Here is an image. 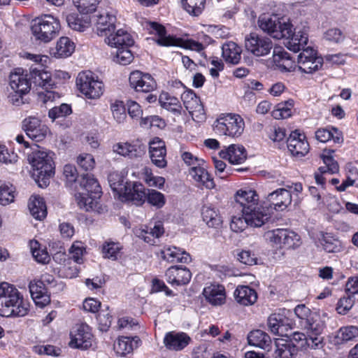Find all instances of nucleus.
I'll use <instances>...</instances> for the list:
<instances>
[{
	"mask_svg": "<svg viewBox=\"0 0 358 358\" xmlns=\"http://www.w3.org/2000/svg\"><path fill=\"white\" fill-rule=\"evenodd\" d=\"M29 310V303L13 285L0 283V315L23 317Z\"/></svg>",
	"mask_w": 358,
	"mask_h": 358,
	"instance_id": "1",
	"label": "nucleus"
},
{
	"mask_svg": "<svg viewBox=\"0 0 358 358\" xmlns=\"http://www.w3.org/2000/svg\"><path fill=\"white\" fill-rule=\"evenodd\" d=\"M206 0H181L184 10L192 16L200 15L204 8Z\"/></svg>",
	"mask_w": 358,
	"mask_h": 358,
	"instance_id": "49",
	"label": "nucleus"
},
{
	"mask_svg": "<svg viewBox=\"0 0 358 358\" xmlns=\"http://www.w3.org/2000/svg\"><path fill=\"white\" fill-rule=\"evenodd\" d=\"M150 33L156 34L158 36L157 42L162 46H173L177 45V40L171 36L166 35V29L164 26L157 22H150L149 27Z\"/></svg>",
	"mask_w": 358,
	"mask_h": 358,
	"instance_id": "37",
	"label": "nucleus"
},
{
	"mask_svg": "<svg viewBox=\"0 0 358 358\" xmlns=\"http://www.w3.org/2000/svg\"><path fill=\"white\" fill-rule=\"evenodd\" d=\"M189 174L195 182L199 184V185L204 186L206 188L209 189H211L215 187L213 178L203 165L192 166L189 169Z\"/></svg>",
	"mask_w": 358,
	"mask_h": 358,
	"instance_id": "32",
	"label": "nucleus"
},
{
	"mask_svg": "<svg viewBox=\"0 0 358 358\" xmlns=\"http://www.w3.org/2000/svg\"><path fill=\"white\" fill-rule=\"evenodd\" d=\"M69 27L76 31L83 32L90 26V20L88 17H78L76 14H69L66 17Z\"/></svg>",
	"mask_w": 358,
	"mask_h": 358,
	"instance_id": "48",
	"label": "nucleus"
},
{
	"mask_svg": "<svg viewBox=\"0 0 358 358\" xmlns=\"http://www.w3.org/2000/svg\"><path fill=\"white\" fill-rule=\"evenodd\" d=\"M277 15H262L259 17L258 26L265 33L271 36V31L275 30L278 24Z\"/></svg>",
	"mask_w": 358,
	"mask_h": 358,
	"instance_id": "53",
	"label": "nucleus"
},
{
	"mask_svg": "<svg viewBox=\"0 0 358 358\" xmlns=\"http://www.w3.org/2000/svg\"><path fill=\"white\" fill-rule=\"evenodd\" d=\"M245 47L253 55L264 57L270 53L273 48V43L267 37L251 33L245 36Z\"/></svg>",
	"mask_w": 358,
	"mask_h": 358,
	"instance_id": "10",
	"label": "nucleus"
},
{
	"mask_svg": "<svg viewBox=\"0 0 358 358\" xmlns=\"http://www.w3.org/2000/svg\"><path fill=\"white\" fill-rule=\"evenodd\" d=\"M113 151L120 155L134 159L141 156L143 151L135 145L129 143H117L113 146Z\"/></svg>",
	"mask_w": 358,
	"mask_h": 358,
	"instance_id": "40",
	"label": "nucleus"
},
{
	"mask_svg": "<svg viewBox=\"0 0 358 358\" xmlns=\"http://www.w3.org/2000/svg\"><path fill=\"white\" fill-rule=\"evenodd\" d=\"M298 67L301 72L313 73L319 70L323 64V59L317 55V52L313 48L303 49L298 55Z\"/></svg>",
	"mask_w": 358,
	"mask_h": 358,
	"instance_id": "12",
	"label": "nucleus"
},
{
	"mask_svg": "<svg viewBox=\"0 0 358 358\" xmlns=\"http://www.w3.org/2000/svg\"><path fill=\"white\" fill-rule=\"evenodd\" d=\"M22 128L27 136L34 141H43L49 132L48 127L41 121L33 116L25 118L22 122Z\"/></svg>",
	"mask_w": 358,
	"mask_h": 358,
	"instance_id": "14",
	"label": "nucleus"
},
{
	"mask_svg": "<svg viewBox=\"0 0 358 358\" xmlns=\"http://www.w3.org/2000/svg\"><path fill=\"white\" fill-rule=\"evenodd\" d=\"M53 155V152L41 148L33 151L29 156L33 168V176L41 187L48 185L49 179L55 173Z\"/></svg>",
	"mask_w": 358,
	"mask_h": 358,
	"instance_id": "2",
	"label": "nucleus"
},
{
	"mask_svg": "<svg viewBox=\"0 0 358 358\" xmlns=\"http://www.w3.org/2000/svg\"><path fill=\"white\" fill-rule=\"evenodd\" d=\"M328 320L327 314L322 311H315L310 317L301 322V326L306 331L312 342V348H319L322 344L321 335L326 327Z\"/></svg>",
	"mask_w": 358,
	"mask_h": 358,
	"instance_id": "8",
	"label": "nucleus"
},
{
	"mask_svg": "<svg viewBox=\"0 0 358 358\" xmlns=\"http://www.w3.org/2000/svg\"><path fill=\"white\" fill-rule=\"evenodd\" d=\"M322 159L324 166H320L318 169L319 172L321 173H329L330 174H334L338 172V164L331 156L323 155Z\"/></svg>",
	"mask_w": 358,
	"mask_h": 358,
	"instance_id": "62",
	"label": "nucleus"
},
{
	"mask_svg": "<svg viewBox=\"0 0 358 358\" xmlns=\"http://www.w3.org/2000/svg\"><path fill=\"white\" fill-rule=\"evenodd\" d=\"M248 227H250V225L244 213H242L231 217L230 228L232 231L237 233L241 232Z\"/></svg>",
	"mask_w": 358,
	"mask_h": 358,
	"instance_id": "64",
	"label": "nucleus"
},
{
	"mask_svg": "<svg viewBox=\"0 0 358 358\" xmlns=\"http://www.w3.org/2000/svg\"><path fill=\"white\" fill-rule=\"evenodd\" d=\"M245 122L237 114L228 113L222 115L213 123V131L220 136L238 138L243 132Z\"/></svg>",
	"mask_w": 358,
	"mask_h": 358,
	"instance_id": "6",
	"label": "nucleus"
},
{
	"mask_svg": "<svg viewBox=\"0 0 358 358\" xmlns=\"http://www.w3.org/2000/svg\"><path fill=\"white\" fill-rule=\"evenodd\" d=\"M242 213L247 217V221L251 227H261L270 218L267 210L259 204Z\"/></svg>",
	"mask_w": 358,
	"mask_h": 358,
	"instance_id": "25",
	"label": "nucleus"
},
{
	"mask_svg": "<svg viewBox=\"0 0 358 358\" xmlns=\"http://www.w3.org/2000/svg\"><path fill=\"white\" fill-rule=\"evenodd\" d=\"M161 257L169 262L189 263L192 258L189 253L175 246H165L159 252Z\"/></svg>",
	"mask_w": 358,
	"mask_h": 358,
	"instance_id": "27",
	"label": "nucleus"
},
{
	"mask_svg": "<svg viewBox=\"0 0 358 358\" xmlns=\"http://www.w3.org/2000/svg\"><path fill=\"white\" fill-rule=\"evenodd\" d=\"M105 42L116 50L131 47L134 41L129 33L120 29L117 31H111L105 38Z\"/></svg>",
	"mask_w": 358,
	"mask_h": 358,
	"instance_id": "19",
	"label": "nucleus"
},
{
	"mask_svg": "<svg viewBox=\"0 0 358 358\" xmlns=\"http://www.w3.org/2000/svg\"><path fill=\"white\" fill-rule=\"evenodd\" d=\"M190 341V337L184 332L170 331L166 333L164 338V343L166 348L175 351L184 349Z\"/></svg>",
	"mask_w": 358,
	"mask_h": 358,
	"instance_id": "21",
	"label": "nucleus"
},
{
	"mask_svg": "<svg viewBox=\"0 0 358 358\" xmlns=\"http://www.w3.org/2000/svg\"><path fill=\"white\" fill-rule=\"evenodd\" d=\"M92 329L86 323L77 324L71 332L69 345L73 348L86 350L92 346Z\"/></svg>",
	"mask_w": 358,
	"mask_h": 358,
	"instance_id": "11",
	"label": "nucleus"
},
{
	"mask_svg": "<svg viewBox=\"0 0 358 358\" xmlns=\"http://www.w3.org/2000/svg\"><path fill=\"white\" fill-rule=\"evenodd\" d=\"M318 241L327 252H338L341 250V243L328 233L321 232Z\"/></svg>",
	"mask_w": 358,
	"mask_h": 358,
	"instance_id": "44",
	"label": "nucleus"
},
{
	"mask_svg": "<svg viewBox=\"0 0 358 358\" xmlns=\"http://www.w3.org/2000/svg\"><path fill=\"white\" fill-rule=\"evenodd\" d=\"M234 296L237 303L243 306L254 304L257 299L256 291L247 285H239L234 291Z\"/></svg>",
	"mask_w": 358,
	"mask_h": 358,
	"instance_id": "31",
	"label": "nucleus"
},
{
	"mask_svg": "<svg viewBox=\"0 0 358 358\" xmlns=\"http://www.w3.org/2000/svg\"><path fill=\"white\" fill-rule=\"evenodd\" d=\"M166 281L172 286L187 285L192 278V273L186 267L173 266L169 268L165 273Z\"/></svg>",
	"mask_w": 358,
	"mask_h": 358,
	"instance_id": "18",
	"label": "nucleus"
},
{
	"mask_svg": "<svg viewBox=\"0 0 358 358\" xmlns=\"http://www.w3.org/2000/svg\"><path fill=\"white\" fill-rule=\"evenodd\" d=\"M130 86L136 92H150L156 88V82L148 73L134 71L129 76Z\"/></svg>",
	"mask_w": 358,
	"mask_h": 358,
	"instance_id": "15",
	"label": "nucleus"
},
{
	"mask_svg": "<svg viewBox=\"0 0 358 358\" xmlns=\"http://www.w3.org/2000/svg\"><path fill=\"white\" fill-rule=\"evenodd\" d=\"M206 301L213 306H222L226 301V292L223 286L210 285L203 290Z\"/></svg>",
	"mask_w": 358,
	"mask_h": 358,
	"instance_id": "29",
	"label": "nucleus"
},
{
	"mask_svg": "<svg viewBox=\"0 0 358 358\" xmlns=\"http://www.w3.org/2000/svg\"><path fill=\"white\" fill-rule=\"evenodd\" d=\"M315 138L322 143H326L331 140L337 143L343 141L341 132L334 127L318 129L315 131Z\"/></svg>",
	"mask_w": 358,
	"mask_h": 358,
	"instance_id": "41",
	"label": "nucleus"
},
{
	"mask_svg": "<svg viewBox=\"0 0 358 358\" xmlns=\"http://www.w3.org/2000/svg\"><path fill=\"white\" fill-rule=\"evenodd\" d=\"M201 215L203 221L209 227L217 228L221 226V217L214 208L203 206Z\"/></svg>",
	"mask_w": 358,
	"mask_h": 358,
	"instance_id": "47",
	"label": "nucleus"
},
{
	"mask_svg": "<svg viewBox=\"0 0 358 358\" xmlns=\"http://www.w3.org/2000/svg\"><path fill=\"white\" fill-rule=\"evenodd\" d=\"M292 34V24L289 20L278 17V24L271 31V37L276 39L287 38Z\"/></svg>",
	"mask_w": 358,
	"mask_h": 358,
	"instance_id": "46",
	"label": "nucleus"
},
{
	"mask_svg": "<svg viewBox=\"0 0 358 358\" xmlns=\"http://www.w3.org/2000/svg\"><path fill=\"white\" fill-rule=\"evenodd\" d=\"M145 200H147L150 205L157 208H162L166 203L164 195L155 189H147Z\"/></svg>",
	"mask_w": 358,
	"mask_h": 358,
	"instance_id": "57",
	"label": "nucleus"
},
{
	"mask_svg": "<svg viewBox=\"0 0 358 358\" xmlns=\"http://www.w3.org/2000/svg\"><path fill=\"white\" fill-rule=\"evenodd\" d=\"M140 343L141 340L138 336H122L115 345V350L117 354L124 356L138 348Z\"/></svg>",
	"mask_w": 358,
	"mask_h": 358,
	"instance_id": "34",
	"label": "nucleus"
},
{
	"mask_svg": "<svg viewBox=\"0 0 358 358\" xmlns=\"http://www.w3.org/2000/svg\"><path fill=\"white\" fill-rule=\"evenodd\" d=\"M222 57L228 63L236 64L241 59V49L236 43L230 41L222 45Z\"/></svg>",
	"mask_w": 358,
	"mask_h": 358,
	"instance_id": "42",
	"label": "nucleus"
},
{
	"mask_svg": "<svg viewBox=\"0 0 358 358\" xmlns=\"http://www.w3.org/2000/svg\"><path fill=\"white\" fill-rule=\"evenodd\" d=\"M78 10L83 14H87L96 10L98 0H73Z\"/></svg>",
	"mask_w": 358,
	"mask_h": 358,
	"instance_id": "63",
	"label": "nucleus"
},
{
	"mask_svg": "<svg viewBox=\"0 0 358 358\" xmlns=\"http://www.w3.org/2000/svg\"><path fill=\"white\" fill-rule=\"evenodd\" d=\"M30 249L34 259L40 264H46L50 261V257L45 248H41L36 241H31Z\"/></svg>",
	"mask_w": 358,
	"mask_h": 358,
	"instance_id": "50",
	"label": "nucleus"
},
{
	"mask_svg": "<svg viewBox=\"0 0 358 358\" xmlns=\"http://www.w3.org/2000/svg\"><path fill=\"white\" fill-rule=\"evenodd\" d=\"M338 337L344 342L356 341L358 339V327L356 326L341 327L338 331Z\"/></svg>",
	"mask_w": 358,
	"mask_h": 358,
	"instance_id": "60",
	"label": "nucleus"
},
{
	"mask_svg": "<svg viewBox=\"0 0 358 358\" xmlns=\"http://www.w3.org/2000/svg\"><path fill=\"white\" fill-rule=\"evenodd\" d=\"M294 101L292 99L278 103L277 108L272 111V116L277 120L287 118L291 116Z\"/></svg>",
	"mask_w": 358,
	"mask_h": 358,
	"instance_id": "55",
	"label": "nucleus"
},
{
	"mask_svg": "<svg viewBox=\"0 0 358 358\" xmlns=\"http://www.w3.org/2000/svg\"><path fill=\"white\" fill-rule=\"evenodd\" d=\"M181 100L184 106L196 121H202L205 119L203 106L199 96L192 90H186L181 94Z\"/></svg>",
	"mask_w": 358,
	"mask_h": 358,
	"instance_id": "13",
	"label": "nucleus"
},
{
	"mask_svg": "<svg viewBox=\"0 0 358 358\" xmlns=\"http://www.w3.org/2000/svg\"><path fill=\"white\" fill-rule=\"evenodd\" d=\"M94 17V31L97 35L106 37L111 31H115V15L104 11Z\"/></svg>",
	"mask_w": 358,
	"mask_h": 358,
	"instance_id": "17",
	"label": "nucleus"
},
{
	"mask_svg": "<svg viewBox=\"0 0 358 358\" xmlns=\"http://www.w3.org/2000/svg\"><path fill=\"white\" fill-rule=\"evenodd\" d=\"M147 189L139 182L128 183L120 198L133 201L136 205H142L146 199Z\"/></svg>",
	"mask_w": 358,
	"mask_h": 358,
	"instance_id": "20",
	"label": "nucleus"
},
{
	"mask_svg": "<svg viewBox=\"0 0 358 358\" xmlns=\"http://www.w3.org/2000/svg\"><path fill=\"white\" fill-rule=\"evenodd\" d=\"M294 30L295 29L292 27V35L286 39L289 40L287 45L288 48L294 52H298L307 45L308 40V33L305 29L297 31H294Z\"/></svg>",
	"mask_w": 358,
	"mask_h": 358,
	"instance_id": "39",
	"label": "nucleus"
},
{
	"mask_svg": "<svg viewBox=\"0 0 358 358\" xmlns=\"http://www.w3.org/2000/svg\"><path fill=\"white\" fill-rule=\"evenodd\" d=\"M110 110L117 123H122L127 117L125 106L122 101L115 100L110 103Z\"/></svg>",
	"mask_w": 358,
	"mask_h": 358,
	"instance_id": "58",
	"label": "nucleus"
},
{
	"mask_svg": "<svg viewBox=\"0 0 358 358\" xmlns=\"http://www.w3.org/2000/svg\"><path fill=\"white\" fill-rule=\"evenodd\" d=\"M122 248L118 243L106 242L102 247L103 256L106 259L116 260L120 256Z\"/></svg>",
	"mask_w": 358,
	"mask_h": 358,
	"instance_id": "56",
	"label": "nucleus"
},
{
	"mask_svg": "<svg viewBox=\"0 0 358 358\" xmlns=\"http://www.w3.org/2000/svg\"><path fill=\"white\" fill-rule=\"evenodd\" d=\"M61 29L59 20L52 15H43L32 21L31 33L36 40L48 43L54 39Z\"/></svg>",
	"mask_w": 358,
	"mask_h": 358,
	"instance_id": "5",
	"label": "nucleus"
},
{
	"mask_svg": "<svg viewBox=\"0 0 358 358\" xmlns=\"http://www.w3.org/2000/svg\"><path fill=\"white\" fill-rule=\"evenodd\" d=\"M14 190L12 185L0 180V204L6 206L13 202L15 198Z\"/></svg>",
	"mask_w": 358,
	"mask_h": 358,
	"instance_id": "54",
	"label": "nucleus"
},
{
	"mask_svg": "<svg viewBox=\"0 0 358 358\" xmlns=\"http://www.w3.org/2000/svg\"><path fill=\"white\" fill-rule=\"evenodd\" d=\"M164 233L163 225L161 222L155 224L153 227L145 226L143 229L136 231V235L145 242L154 245L155 238H159Z\"/></svg>",
	"mask_w": 358,
	"mask_h": 358,
	"instance_id": "33",
	"label": "nucleus"
},
{
	"mask_svg": "<svg viewBox=\"0 0 358 358\" xmlns=\"http://www.w3.org/2000/svg\"><path fill=\"white\" fill-rule=\"evenodd\" d=\"M248 343L259 348L269 350L271 348V339L264 331L256 329L250 331L248 336Z\"/></svg>",
	"mask_w": 358,
	"mask_h": 358,
	"instance_id": "36",
	"label": "nucleus"
},
{
	"mask_svg": "<svg viewBox=\"0 0 358 358\" xmlns=\"http://www.w3.org/2000/svg\"><path fill=\"white\" fill-rule=\"evenodd\" d=\"M288 150L296 157L305 156L309 151V144L303 134L298 131H292L287 141Z\"/></svg>",
	"mask_w": 358,
	"mask_h": 358,
	"instance_id": "16",
	"label": "nucleus"
},
{
	"mask_svg": "<svg viewBox=\"0 0 358 358\" xmlns=\"http://www.w3.org/2000/svg\"><path fill=\"white\" fill-rule=\"evenodd\" d=\"M264 238L272 246L279 248H294L299 245V236L286 229H275L264 233Z\"/></svg>",
	"mask_w": 358,
	"mask_h": 358,
	"instance_id": "9",
	"label": "nucleus"
},
{
	"mask_svg": "<svg viewBox=\"0 0 358 358\" xmlns=\"http://www.w3.org/2000/svg\"><path fill=\"white\" fill-rule=\"evenodd\" d=\"M143 179L149 186L162 189L165 183V179L161 176H155L152 174V169L145 166L142 169Z\"/></svg>",
	"mask_w": 358,
	"mask_h": 358,
	"instance_id": "52",
	"label": "nucleus"
},
{
	"mask_svg": "<svg viewBox=\"0 0 358 358\" xmlns=\"http://www.w3.org/2000/svg\"><path fill=\"white\" fill-rule=\"evenodd\" d=\"M113 55H114V61L122 65L130 64L134 59L133 53L129 48L117 49L113 52Z\"/></svg>",
	"mask_w": 358,
	"mask_h": 358,
	"instance_id": "59",
	"label": "nucleus"
},
{
	"mask_svg": "<svg viewBox=\"0 0 358 358\" xmlns=\"http://www.w3.org/2000/svg\"><path fill=\"white\" fill-rule=\"evenodd\" d=\"M22 57L35 63L29 69V79L34 85L45 90L52 88L56 85L57 83L52 79L51 74L44 70V66L48 61V56L24 52Z\"/></svg>",
	"mask_w": 358,
	"mask_h": 358,
	"instance_id": "4",
	"label": "nucleus"
},
{
	"mask_svg": "<svg viewBox=\"0 0 358 358\" xmlns=\"http://www.w3.org/2000/svg\"><path fill=\"white\" fill-rule=\"evenodd\" d=\"M109 185L112 190L120 197L124 192L126 186L131 182L124 181V176L117 171H112L108 177Z\"/></svg>",
	"mask_w": 358,
	"mask_h": 358,
	"instance_id": "45",
	"label": "nucleus"
},
{
	"mask_svg": "<svg viewBox=\"0 0 358 358\" xmlns=\"http://www.w3.org/2000/svg\"><path fill=\"white\" fill-rule=\"evenodd\" d=\"M83 192L76 194L75 198L80 208L86 211L98 210V199L101 196V188L94 176L83 174L80 179Z\"/></svg>",
	"mask_w": 358,
	"mask_h": 358,
	"instance_id": "3",
	"label": "nucleus"
},
{
	"mask_svg": "<svg viewBox=\"0 0 358 358\" xmlns=\"http://www.w3.org/2000/svg\"><path fill=\"white\" fill-rule=\"evenodd\" d=\"M75 47V43L69 37L62 36L57 41L55 46L50 50V54L57 59L66 58L73 54Z\"/></svg>",
	"mask_w": 358,
	"mask_h": 358,
	"instance_id": "30",
	"label": "nucleus"
},
{
	"mask_svg": "<svg viewBox=\"0 0 358 358\" xmlns=\"http://www.w3.org/2000/svg\"><path fill=\"white\" fill-rule=\"evenodd\" d=\"M76 86L80 93L90 99H99L104 92L103 82L90 71H84L78 73Z\"/></svg>",
	"mask_w": 358,
	"mask_h": 358,
	"instance_id": "7",
	"label": "nucleus"
},
{
	"mask_svg": "<svg viewBox=\"0 0 358 358\" xmlns=\"http://www.w3.org/2000/svg\"><path fill=\"white\" fill-rule=\"evenodd\" d=\"M221 158L228 159L231 164H241L247 159V152L241 145L231 144L219 152Z\"/></svg>",
	"mask_w": 358,
	"mask_h": 358,
	"instance_id": "23",
	"label": "nucleus"
},
{
	"mask_svg": "<svg viewBox=\"0 0 358 358\" xmlns=\"http://www.w3.org/2000/svg\"><path fill=\"white\" fill-rule=\"evenodd\" d=\"M234 199L236 203L242 207L241 212L259 205L258 194L255 190L249 188L238 190L234 195Z\"/></svg>",
	"mask_w": 358,
	"mask_h": 358,
	"instance_id": "22",
	"label": "nucleus"
},
{
	"mask_svg": "<svg viewBox=\"0 0 358 358\" xmlns=\"http://www.w3.org/2000/svg\"><path fill=\"white\" fill-rule=\"evenodd\" d=\"M29 292L36 305L44 307L50 302L45 284L40 280L31 281L29 285Z\"/></svg>",
	"mask_w": 358,
	"mask_h": 358,
	"instance_id": "26",
	"label": "nucleus"
},
{
	"mask_svg": "<svg viewBox=\"0 0 358 358\" xmlns=\"http://www.w3.org/2000/svg\"><path fill=\"white\" fill-rule=\"evenodd\" d=\"M275 347V358H294L298 351V348L294 343L284 339H277Z\"/></svg>",
	"mask_w": 358,
	"mask_h": 358,
	"instance_id": "35",
	"label": "nucleus"
},
{
	"mask_svg": "<svg viewBox=\"0 0 358 358\" xmlns=\"http://www.w3.org/2000/svg\"><path fill=\"white\" fill-rule=\"evenodd\" d=\"M9 85L10 90L20 92H29L31 89L30 79L24 73L21 69H16L9 76Z\"/></svg>",
	"mask_w": 358,
	"mask_h": 358,
	"instance_id": "28",
	"label": "nucleus"
},
{
	"mask_svg": "<svg viewBox=\"0 0 358 358\" xmlns=\"http://www.w3.org/2000/svg\"><path fill=\"white\" fill-rule=\"evenodd\" d=\"M267 199L275 210H283L291 204L292 194L290 191L280 188L268 194Z\"/></svg>",
	"mask_w": 358,
	"mask_h": 358,
	"instance_id": "24",
	"label": "nucleus"
},
{
	"mask_svg": "<svg viewBox=\"0 0 358 358\" xmlns=\"http://www.w3.org/2000/svg\"><path fill=\"white\" fill-rule=\"evenodd\" d=\"M159 103L160 106L173 113L180 114L182 106L176 96H171L168 92H162L159 97Z\"/></svg>",
	"mask_w": 358,
	"mask_h": 358,
	"instance_id": "43",
	"label": "nucleus"
},
{
	"mask_svg": "<svg viewBox=\"0 0 358 358\" xmlns=\"http://www.w3.org/2000/svg\"><path fill=\"white\" fill-rule=\"evenodd\" d=\"M28 206L30 213L35 219L41 220L46 217V206L43 199L40 196H31L29 199Z\"/></svg>",
	"mask_w": 358,
	"mask_h": 358,
	"instance_id": "38",
	"label": "nucleus"
},
{
	"mask_svg": "<svg viewBox=\"0 0 358 358\" xmlns=\"http://www.w3.org/2000/svg\"><path fill=\"white\" fill-rule=\"evenodd\" d=\"M285 318L279 314H271L268 318L269 330L275 335H283Z\"/></svg>",
	"mask_w": 358,
	"mask_h": 358,
	"instance_id": "51",
	"label": "nucleus"
},
{
	"mask_svg": "<svg viewBox=\"0 0 358 358\" xmlns=\"http://www.w3.org/2000/svg\"><path fill=\"white\" fill-rule=\"evenodd\" d=\"M322 159L324 166H320L318 169L319 172L321 173H329L330 174H334L338 172V164L331 156L323 155Z\"/></svg>",
	"mask_w": 358,
	"mask_h": 358,
	"instance_id": "61",
	"label": "nucleus"
}]
</instances>
